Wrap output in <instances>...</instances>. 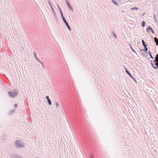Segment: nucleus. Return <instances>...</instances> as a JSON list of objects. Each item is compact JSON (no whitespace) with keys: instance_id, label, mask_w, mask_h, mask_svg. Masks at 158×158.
I'll return each instance as SVG.
<instances>
[{"instance_id":"1","label":"nucleus","mask_w":158,"mask_h":158,"mask_svg":"<svg viewBox=\"0 0 158 158\" xmlns=\"http://www.w3.org/2000/svg\"><path fill=\"white\" fill-rule=\"evenodd\" d=\"M153 62V63H151V64L153 68L155 69L158 68V54L156 55L155 60H154Z\"/></svg>"},{"instance_id":"2","label":"nucleus","mask_w":158,"mask_h":158,"mask_svg":"<svg viewBox=\"0 0 158 158\" xmlns=\"http://www.w3.org/2000/svg\"><path fill=\"white\" fill-rule=\"evenodd\" d=\"M8 93L9 95V96L12 97H15L17 94V93L16 92H8Z\"/></svg>"},{"instance_id":"3","label":"nucleus","mask_w":158,"mask_h":158,"mask_svg":"<svg viewBox=\"0 0 158 158\" xmlns=\"http://www.w3.org/2000/svg\"><path fill=\"white\" fill-rule=\"evenodd\" d=\"M149 30H151V31L152 33L153 34H154V31H153V29L151 27H147V29H146V31H147V32H148Z\"/></svg>"},{"instance_id":"4","label":"nucleus","mask_w":158,"mask_h":158,"mask_svg":"<svg viewBox=\"0 0 158 158\" xmlns=\"http://www.w3.org/2000/svg\"><path fill=\"white\" fill-rule=\"evenodd\" d=\"M21 142L19 141L17 142L16 143H15V145L17 147H22V145H21Z\"/></svg>"},{"instance_id":"5","label":"nucleus","mask_w":158,"mask_h":158,"mask_svg":"<svg viewBox=\"0 0 158 158\" xmlns=\"http://www.w3.org/2000/svg\"><path fill=\"white\" fill-rule=\"evenodd\" d=\"M154 40L157 46L158 45V39L156 37L154 38Z\"/></svg>"},{"instance_id":"6","label":"nucleus","mask_w":158,"mask_h":158,"mask_svg":"<svg viewBox=\"0 0 158 158\" xmlns=\"http://www.w3.org/2000/svg\"><path fill=\"white\" fill-rule=\"evenodd\" d=\"M153 19L155 22L157 23H158L157 20V18L156 17V15L155 14H154L153 15Z\"/></svg>"},{"instance_id":"7","label":"nucleus","mask_w":158,"mask_h":158,"mask_svg":"<svg viewBox=\"0 0 158 158\" xmlns=\"http://www.w3.org/2000/svg\"><path fill=\"white\" fill-rule=\"evenodd\" d=\"M64 22L65 23V25H66V26H67V27H68V28L69 29V30H70V28L69 27V25H68L67 22L66 21V20H64Z\"/></svg>"},{"instance_id":"8","label":"nucleus","mask_w":158,"mask_h":158,"mask_svg":"<svg viewBox=\"0 0 158 158\" xmlns=\"http://www.w3.org/2000/svg\"><path fill=\"white\" fill-rule=\"evenodd\" d=\"M142 44L144 47L147 46V45L145 44L144 41L143 40H142Z\"/></svg>"},{"instance_id":"9","label":"nucleus","mask_w":158,"mask_h":158,"mask_svg":"<svg viewBox=\"0 0 158 158\" xmlns=\"http://www.w3.org/2000/svg\"><path fill=\"white\" fill-rule=\"evenodd\" d=\"M131 10H138V8L137 7H134L133 8H131Z\"/></svg>"},{"instance_id":"10","label":"nucleus","mask_w":158,"mask_h":158,"mask_svg":"<svg viewBox=\"0 0 158 158\" xmlns=\"http://www.w3.org/2000/svg\"><path fill=\"white\" fill-rule=\"evenodd\" d=\"M145 22L144 21H143L142 23V26L143 27H144L145 26Z\"/></svg>"},{"instance_id":"11","label":"nucleus","mask_w":158,"mask_h":158,"mask_svg":"<svg viewBox=\"0 0 158 158\" xmlns=\"http://www.w3.org/2000/svg\"><path fill=\"white\" fill-rule=\"evenodd\" d=\"M47 101V102H48V104L49 105H51V101L50 100V99H48Z\"/></svg>"},{"instance_id":"12","label":"nucleus","mask_w":158,"mask_h":158,"mask_svg":"<svg viewBox=\"0 0 158 158\" xmlns=\"http://www.w3.org/2000/svg\"><path fill=\"white\" fill-rule=\"evenodd\" d=\"M130 47L131 48V50H132V51L134 52V53H135L136 54H137L135 52L134 50L132 48L131 46L130 45Z\"/></svg>"},{"instance_id":"13","label":"nucleus","mask_w":158,"mask_h":158,"mask_svg":"<svg viewBox=\"0 0 158 158\" xmlns=\"http://www.w3.org/2000/svg\"><path fill=\"white\" fill-rule=\"evenodd\" d=\"M148 53H149V55H150V57L152 58V59H153V58L152 57V55L151 54V53H150V51H149L148 52Z\"/></svg>"},{"instance_id":"14","label":"nucleus","mask_w":158,"mask_h":158,"mask_svg":"<svg viewBox=\"0 0 158 158\" xmlns=\"http://www.w3.org/2000/svg\"><path fill=\"white\" fill-rule=\"evenodd\" d=\"M132 80H133L135 82V83L136 84L137 83V82L135 80V78L132 76V78H131Z\"/></svg>"},{"instance_id":"15","label":"nucleus","mask_w":158,"mask_h":158,"mask_svg":"<svg viewBox=\"0 0 158 158\" xmlns=\"http://www.w3.org/2000/svg\"><path fill=\"white\" fill-rule=\"evenodd\" d=\"M144 50H145V52H146L147 51H148V49L147 48V46H145V47H144Z\"/></svg>"},{"instance_id":"16","label":"nucleus","mask_w":158,"mask_h":158,"mask_svg":"<svg viewBox=\"0 0 158 158\" xmlns=\"http://www.w3.org/2000/svg\"><path fill=\"white\" fill-rule=\"evenodd\" d=\"M67 5L68 6V7L70 8V9H71V6H70L69 5V3L68 2H67Z\"/></svg>"},{"instance_id":"17","label":"nucleus","mask_w":158,"mask_h":158,"mask_svg":"<svg viewBox=\"0 0 158 158\" xmlns=\"http://www.w3.org/2000/svg\"><path fill=\"white\" fill-rule=\"evenodd\" d=\"M125 69L127 73V74H128V70H127V69H126L125 68Z\"/></svg>"},{"instance_id":"18","label":"nucleus","mask_w":158,"mask_h":158,"mask_svg":"<svg viewBox=\"0 0 158 158\" xmlns=\"http://www.w3.org/2000/svg\"><path fill=\"white\" fill-rule=\"evenodd\" d=\"M129 76H130L131 78H132V76L131 75V74L129 73Z\"/></svg>"},{"instance_id":"19","label":"nucleus","mask_w":158,"mask_h":158,"mask_svg":"<svg viewBox=\"0 0 158 158\" xmlns=\"http://www.w3.org/2000/svg\"><path fill=\"white\" fill-rule=\"evenodd\" d=\"M61 15H62V19H63V21H64V20H65V19H64V18L63 17V15H62V14H61Z\"/></svg>"},{"instance_id":"20","label":"nucleus","mask_w":158,"mask_h":158,"mask_svg":"<svg viewBox=\"0 0 158 158\" xmlns=\"http://www.w3.org/2000/svg\"><path fill=\"white\" fill-rule=\"evenodd\" d=\"M46 98L47 99V100H48V99H49V97H48V96H46Z\"/></svg>"},{"instance_id":"21","label":"nucleus","mask_w":158,"mask_h":158,"mask_svg":"<svg viewBox=\"0 0 158 158\" xmlns=\"http://www.w3.org/2000/svg\"><path fill=\"white\" fill-rule=\"evenodd\" d=\"M53 12L54 13V10H53Z\"/></svg>"},{"instance_id":"22","label":"nucleus","mask_w":158,"mask_h":158,"mask_svg":"<svg viewBox=\"0 0 158 158\" xmlns=\"http://www.w3.org/2000/svg\"><path fill=\"white\" fill-rule=\"evenodd\" d=\"M15 107H16V105H15Z\"/></svg>"}]
</instances>
